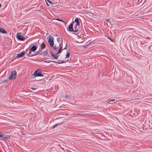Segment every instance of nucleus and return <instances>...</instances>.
<instances>
[{
    "mask_svg": "<svg viewBox=\"0 0 152 152\" xmlns=\"http://www.w3.org/2000/svg\"><path fill=\"white\" fill-rule=\"evenodd\" d=\"M17 37L18 39L20 41H24L25 38L23 37L22 36L20 35L19 33H18L16 34Z\"/></svg>",
    "mask_w": 152,
    "mask_h": 152,
    "instance_id": "4",
    "label": "nucleus"
},
{
    "mask_svg": "<svg viewBox=\"0 0 152 152\" xmlns=\"http://www.w3.org/2000/svg\"><path fill=\"white\" fill-rule=\"evenodd\" d=\"M147 39H149V37H147Z\"/></svg>",
    "mask_w": 152,
    "mask_h": 152,
    "instance_id": "42",
    "label": "nucleus"
},
{
    "mask_svg": "<svg viewBox=\"0 0 152 152\" xmlns=\"http://www.w3.org/2000/svg\"><path fill=\"white\" fill-rule=\"evenodd\" d=\"M48 1L49 3L50 4L52 3V2L50 1H49V0H45V1Z\"/></svg>",
    "mask_w": 152,
    "mask_h": 152,
    "instance_id": "29",
    "label": "nucleus"
},
{
    "mask_svg": "<svg viewBox=\"0 0 152 152\" xmlns=\"http://www.w3.org/2000/svg\"><path fill=\"white\" fill-rule=\"evenodd\" d=\"M59 125V124H55V125H54L52 127V128L53 129H54V128L56 127V126H58Z\"/></svg>",
    "mask_w": 152,
    "mask_h": 152,
    "instance_id": "21",
    "label": "nucleus"
},
{
    "mask_svg": "<svg viewBox=\"0 0 152 152\" xmlns=\"http://www.w3.org/2000/svg\"><path fill=\"white\" fill-rule=\"evenodd\" d=\"M40 53V52H39V50L38 51H37L36 52V55H37V54H38L39 53Z\"/></svg>",
    "mask_w": 152,
    "mask_h": 152,
    "instance_id": "30",
    "label": "nucleus"
},
{
    "mask_svg": "<svg viewBox=\"0 0 152 152\" xmlns=\"http://www.w3.org/2000/svg\"><path fill=\"white\" fill-rule=\"evenodd\" d=\"M50 53L52 56L55 59H57L58 58V56L56 54V55L54 54L53 53L50 52Z\"/></svg>",
    "mask_w": 152,
    "mask_h": 152,
    "instance_id": "8",
    "label": "nucleus"
},
{
    "mask_svg": "<svg viewBox=\"0 0 152 152\" xmlns=\"http://www.w3.org/2000/svg\"><path fill=\"white\" fill-rule=\"evenodd\" d=\"M37 47L35 45H34L31 48L30 50L34 52L37 50Z\"/></svg>",
    "mask_w": 152,
    "mask_h": 152,
    "instance_id": "10",
    "label": "nucleus"
},
{
    "mask_svg": "<svg viewBox=\"0 0 152 152\" xmlns=\"http://www.w3.org/2000/svg\"><path fill=\"white\" fill-rule=\"evenodd\" d=\"M3 133L1 132H0V140H1L2 137H3Z\"/></svg>",
    "mask_w": 152,
    "mask_h": 152,
    "instance_id": "24",
    "label": "nucleus"
},
{
    "mask_svg": "<svg viewBox=\"0 0 152 152\" xmlns=\"http://www.w3.org/2000/svg\"><path fill=\"white\" fill-rule=\"evenodd\" d=\"M75 28H78V26L77 25V26Z\"/></svg>",
    "mask_w": 152,
    "mask_h": 152,
    "instance_id": "36",
    "label": "nucleus"
},
{
    "mask_svg": "<svg viewBox=\"0 0 152 152\" xmlns=\"http://www.w3.org/2000/svg\"><path fill=\"white\" fill-rule=\"evenodd\" d=\"M22 126H25L26 128V125H22Z\"/></svg>",
    "mask_w": 152,
    "mask_h": 152,
    "instance_id": "37",
    "label": "nucleus"
},
{
    "mask_svg": "<svg viewBox=\"0 0 152 152\" xmlns=\"http://www.w3.org/2000/svg\"><path fill=\"white\" fill-rule=\"evenodd\" d=\"M42 70L41 69H37L34 72L33 75L34 76V77H43L44 75L43 74L41 73Z\"/></svg>",
    "mask_w": 152,
    "mask_h": 152,
    "instance_id": "2",
    "label": "nucleus"
},
{
    "mask_svg": "<svg viewBox=\"0 0 152 152\" xmlns=\"http://www.w3.org/2000/svg\"><path fill=\"white\" fill-rule=\"evenodd\" d=\"M77 115H80V114L79 113H77Z\"/></svg>",
    "mask_w": 152,
    "mask_h": 152,
    "instance_id": "34",
    "label": "nucleus"
},
{
    "mask_svg": "<svg viewBox=\"0 0 152 152\" xmlns=\"http://www.w3.org/2000/svg\"><path fill=\"white\" fill-rule=\"evenodd\" d=\"M62 42H63V41H62L61 42V43L59 45V47H61L62 48Z\"/></svg>",
    "mask_w": 152,
    "mask_h": 152,
    "instance_id": "22",
    "label": "nucleus"
},
{
    "mask_svg": "<svg viewBox=\"0 0 152 152\" xmlns=\"http://www.w3.org/2000/svg\"><path fill=\"white\" fill-rule=\"evenodd\" d=\"M70 55V53H69L67 52L66 54V58H68L69 56Z\"/></svg>",
    "mask_w": 152,
    "mask_h": 152,
    "instance_id": "18",
    "label": "nucleus"
},
{
    "mask_svg": "<svg viewBox=\"0 0 152 152\" xmlns=\"http://www.w3.org/2000/svg\"><path fill=\"white\" fill-rule=\"evenodd\" d=\"M16 126H20V125H16Z\"/></svg>",
    "mask_w": 152,
    "mask_h": 152,
    "instance_id": "38",
    "label": "nucleus"
},
{
    "mask_svg": "<svg viewBox=\"0 0 152 152\" xmlns=\"http://www.w3.org/2000/svg\"><path fill=\"white\" fill-rule=\"evenodd\" d=\"M48 55V52L47 51H45L43 53L41 52L39 54V55H43V56H47Z\"/></svg>",
    "mask_w": 152,
    "mask_h": 152,
    "instance_id": "14",
    "label": "nucleus"
},
{
    "mask_svg": "<svg viewBox=\"0 0 152 152\" xmlns=\"http://www.w3.org/2000/svg\"><path fill=\"white\" fill-rule=\"evenodd\" d=\"M1 37L0 36V39H1Z\"/></svg>",
    "mask_w": 152,
    "mask_h": 152,
    "instance_id": "40",
    "label": "nucleus"
},
{
    "mask_svg": "<svg viewBox=\"0 0 152 152\" xmlns=\"http://www.w3.org/2000/svg\"><path fill=\"white\" fill-rule=\"evenodd\" d=\"M58 48H56V47H53V48L54 50H55L57 49H58Z\"/></svg>",
    "mask_w": 152,
    "mask_h": 152,
    "instance_id": "27",
    "label": "nucleus"
},
{
    "mask_svg": "<svg viewBox=\"0 0 152 152\" xmlns=\"http://www.w3.org/2000/svg\"><path fill=\"white\" fill-rule=\"evenodd\" d=\"M87 115V114H80V115L81 116H83V115Z\"/></svg>",
    "mask_w": 152,
    "mask_h": 152,
    "instance_id": "33",
    "label": "nucleus"
},
{
    "mask_svg": "<svg viewBox=\"0 0 152 152\" xmlns=\"http://www.w3.org/2000/svg\"><path fill=\"white\" fill-rule=\"evenodd\" d=\"M74 21L72 22L69 26L68 27V30L70 31H74L73 28V24L74 23Z\"/></svg>",
    "mask_w": 152,
    "mask_h": 152,
    "instance_id": "6",
    "label": "nucleus"
},
{
    "mask_svg": "<svg viewBox=\"0 0 152 152\" xmlns=\"http://www.w3.org/2000/svg\"><path fill=\"white\" fill-rule=\"evenodd\" d=\"M66 49L65 48H64V50H65V49Z\"/></svg>",
    "mask_w": 152,
    "mask_h": 152,
    "instance_id": "44",
    "label": "nucleus"
},
{
    "mask_svg": "<svg viewBox=\"0 0 152 152\" xmlns=\"http://www.w3.org/2000/svg\"><path fill=\"white\" fill-rule=\"evenodd\" d=\"M55 19L58 20V21H61V22H63L65 24V25H66V23L64 21H63V20H61L59 18H56V19Z\"/></svg>",
    "mask_w": 152,
    "mask_h": 152,
    "instance_id": "16",
    "label": "nucleus"
},
{
    "mask_svg": "<svg viewBox=\"0 0 152 152\" xmlns=\"http://www.w3.org/2000/svg\"><path fill=\"white\" fill-rule=\"evenodd\" d=\"M10 139L9 137H7L5 135H3V137H2L1 140H8Z\"/></svg>",
    "mask_w": 152,
    "mask_h": 152,
    "instance_id": "11",
    "label": "nucleus"
},
{
    "mask_svg": "<svg viewBox=\"0 0 152 152\" xmlns=\"http://www.w3.org/2000/svg\"><path fill=\"white\" fill-rule=\"evenodd\" d=\"M25 52L24 51H23L21 53L18 54L17 57L19 58L22 57L24 56V55L25 54Z\"/></svg>",
    "mask_w": 152,
    "mask_h": 152,
    "instance_id": "9",
    "label": "nucleus"
},
{
    "mask_svg": "<svg viewBox=\"0 0 152 152\" xmlns=\"http://www.w3.org/2000/svg\"><path fill=\"white\" fill-rule=\"evenodd\" d=\"M44 49V48H42V47H41V48H40L39 51L40 52H41L42 51V50Z\"/></svg>",
    "mask_w": 152,
    "mask_h": 152,
    "instance_id": "26",
    "label": "nucleus"
},
{
    "mask_svg": "<svg viewBox=\"0 0 152 152\" xmlns=\"http://www.w3.org/2000/svg\"><path fill=\"white\" fill-rule=\"evenodd\" d=\"M31 88L33 90H35L36 88H34L31 87Z\"/></svg>",
    "mask_w": 152,
    "mask_h": 152,
    "instance_id": "35",
    "label": "nucleus"
},
{
    "mask_svg": "<svg viewBox=\"0 0 152 152\" xmlns=\"http://www.w3.org/2000/svg\"><path fill=\"white\" fill-rule=\"evenodd\" d=\"M115 101V99H113V100H110V101H109L108 102H113V101Z\"/></svg>",
    "mask_w": 152,
    "mask_h": 152,
    "instance_id": "28",
    "label": "nucleus"
},
{
    "mask_svg": "<svg viewBox=\"0 0 152 152\" xmlns=\"http://www.w3.org/2000/svg\"><path fill=\"white\" fill-rule=\"evenodd\" d=\"M62 49V48L61 47H60L59 50H58L56 54L58 55V54L60 53H61Z\"/></svg>",
    "mask_w": 152,
    "mask_h": 152,
    "instance_id": "17",
    "label": "nucleus"
},
{
    "mask_svg": "<svg viewBox=\"0 0 152 152\" xmlns=\"http://www.w3.org/2000/svg\"><path fill=\"white\" fill-rule=\"evenodd\" d=\"M55 36H57V35H55Z\"/></svg>",
    "mask_w": 152,
    "mask_h": 152,
    "instance_id": "43",
    "label": "nucleus"
},
{
    "mask_svg": "<svg viewBox=\"0 0 152 152\" xmlns=\"http://www.w3.org/2000/svg\"><path fill=\"white\" fill-rule=\"evenodd\" d=\"M75 22L77 23V25L78 26V28L80 27V22L79 21L78 19L77 18H76L74 21Z\"/></svg>",
    "mask_w": 152,
    "mask_h": 152,
    "instance_id": "12",
    "label": "nucleus"
},
{
    "mask_svg": "<svg viewBox=\"0 0 152 152\" xmlns=\"http://www.w3.org/2000/svg\"><path fill=\"white\" fill-rule=\"evenodd\" d=\"M57 40L59 43H60V42H61L63 41L62 38L60 37H58L57 38Z\"/></svg>",
    "mask_w": 152,
    "mask_h": 152,
    "instance_id": "15",
    "label": "nucleus"
},
{
    "mask_svg": "<svg viewBox=\"0 0 152 152\" xmlns=\"http://www.w3.org/2000/svg\"><path fill=\"white\" fill-rule=\"evenodd\" d=\"M56 63L57 64H62V63H64V61H61L60 62H56Z\"/></svg>",
    "mask_w": 152,
    "mask_h": 152,
    "instance_id": "25",
    "label": "nucleus"
},
{
    "mask_svg": "<svg viewBox=\"0 0 152 152\" xmlns=\"http://www.w3.org/2000/svg\"><path fill=\"white\" fill-rule=\"evenodd\" d=\"M16 76V70H14L12 72L10 76L9 77V79L7 80H4L3 82L6 83L9 80H12L15 78Z\"/></svg>",
    "mask_w": 152,
    "mask_h": 152,
    "instance_id": "1",
    "label": "nucleus"
},
{
    "mask_svg": "<svg viewBox=\"0 0 152 152\" xmlns=\"http://www.w3.org/2000/svg\"><path fill=\"white\" fill-rule=\"evenodd\" d=\"M27 55L28 56L31 57L35 56V55H33L31 54V52H30V50L27 49L26 50Z\"/></svg>",
    "mask_w": 152,
    "mask_h": 152,
    "instance_id": "5",
    "label": "nucleus"
},
{
    "mask_svg": "<svg viewBox=\"0 0 152 152\" xmlns=\"http://www.w3.org/2000/svg\"><path fill=\"white\" fill-rule=\"evenodd\" d=\"M41 47H42V48H45V44H43L42 45V46H41Z\"/></svg>",
    "mask_w": 152,
    "mask_h": 152,
    "instance_id": "31",
    "label": "nucleus"
},
{
    "mask_svg": "<svg viewBox=\"0 0 152 152\" xmlns=\"http://www.w3.org/2000/svg\"><path fill=\"white\" fill-rule=\"evenodd\" d=\"M65 98L67 99H70V97L68 95H65Z\"/></svg>",
    "mask_w": 152,
    "mask_h": 152,
    "instance_id": "19",
    "label": "nucleus"
},
{
    "mask_svg": "<svg viewBox=\"0 0 152 152\" xmlns=\"http://www.w3.org/2000/svg\"><path fill=\"white\" fill-rule=\"evenodd\" d=\"M46 4H47V5L48 6H49V5L48 4L47 2H46Z\"/></svg>",
    "mask_w": 152,
    "mask_h": 152,
    "instance_id": "41",
    "label": "nucleus"
},
{
    "mask_svg": "<svg viewBox=\"0 0 152 152\" xmlns=\"http://www.w3.org/2000/svg\"><path fill=\"white\" fill-rule=\"evenodd\" d=\"M106 20L107 21H108L110 23V22H112L113 21V20H110H110L109 19H107Z\"/></svg>",
    "mask_w": 152,
    "mask_h": 152,
    "instance_id": "23",
    "label": "nucleus"
},
{
    "mask_svg": "<svg viewBox=\"0 0 152 152\" xmlns=\"http://www.w3.org/2000/svg\"><path fill=\"white\" fill-rule=\"evenodd\" d=\"M79 29L80 27L79 28H75V30H74L73 31L74 32V34H78L79 33Z\"/></svg>",
    "mask_w": 152,
    "mask_h": 152,
    "instance_id": "7",
    "label": "nucleus"
},
{
    "mask_svg": "<svg viewBox=\"0 0 152 152\" xmlns=\"http://www.w3.org/2000/svg\"><path fill=\"white\" fill-rule=\"evenodd\" d=\"M140 130L141 131H142V130H144V127H143H143H142V129H141V128H140Z\"/></svg>",
    "mask_w": 152,
    "mask_h": 152,
    "instance_id": "32",
    "label": "nucleus"
},
{
    "mask_svg": "<svg viewBox=\"0 0 152 152\" xmlns=\"http://www.w3.org/2000/svg\"><path fill=\"white\" fill-rule=\"evenodd\" d=\"M1 4L0 3V7H1Z\"/></svg>",
    "mask_w": 152,
    "mask_h": 152,
    "instance_id": "39",
    "label": "nucleus"
},
{
    "mask_svg": "<svg viewBox=\"0 0 152 152\" xmlns=\"http://www.w3.org/2000/svg\"><path fill=\"white\" fill-rule=\"evenodd\" d=\"M53 40L54 38L53 37H50L49 39L48 42L50 45L51 47H53L54 45Z\"/></svg>",
    "mask_w": 152,
    "mask_h": 152,
    "instance_id": "3",
    "label": "nucleus"
},
{
    "mask_svg": "<svg viewBox=\"0 0 152 152\" xmlns=\"http://www.w3.org/2000/svg\"><path fill=\"white\" fill-rule=\"evenodd\" d=\"M0 32L3 34H7L6 30L2 28H0Z\"/></svg>",
    "mask_w": 152,
    "mask_h": 152,
    "instance_id": "13",
    "label": "nucleus"
},
{
    "mask_svg": "<svg viewBox=\"0 0 152 152\" xmlns=\"http://www.w3.org/2000/svg\"><path fill=\"white\" fill-rule=\"evenodd\" d=\"M51 61H52V62H56V61H50V60H49L48 61H45V62H46V63H49V62H51Z\"/></svg>",
    "mask_w": 152,
    "mask_h": 152,
    "instance_id": "20",
    "label": "nucleus"
}]
</instances>
